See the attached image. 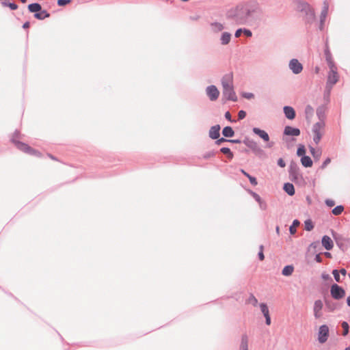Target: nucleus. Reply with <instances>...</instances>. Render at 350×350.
<instances>
[{"instance_id":"f257e3e1","label":"nucleus","mask_w":350,"mask_h":350,"mask_svg":"<svg viewBox=\"0 0 350 350\" xmlns=\"http://www.w3.org/2000/svg\"><path fill=\"white\" fill-rule=\"evenodd\" d=\"M262 9L256 0H245L237 3L226 12V18L238 25H253L259 21Z\"/></svg>"},{"instance_id":"f03ea898","label":"nucleus","mask_w":350,"mask_h":350,"mask_svg":"<svg viewBox=\"0 0 350 350\" xmlns=\"http://www.w3.org/2000/svg\"><path fill=\"white\" fill-rule=\"evenodd\" d=\"M222 94L228 100L237 101V96L234 90L232 74H226L221 79Z\"/></svg>"},{"instance_id":"7ed1b4c3","label":"nucleus","mask_w":350,"mask_h":350,"mask_svg":"<svg viewBox=\"0 0 350 350\" xmlns=\"http://www.w3.org/2000/svg\"><path fill=\"white\" fill-rule=\"evenodd\" d=\"M325 126V122L319 121L312 126V131L313 133V141L316 144H318L320 142L324 134Z\"/></svg>"},{"instance_id":"20e7f679","label":"nucleus","mask_w":350,"mask_h":350,"mask_svg":"<svg viewBox=\"0 0 350 350\" xmlns=\"http://www.w3.org/2000/svg\"><path fill=\"white\" fill-rule=\"evenodd\" d=\"M329 71L328 72L326 83V84H327V88L329 89L328 92L331 91L332 87L338 82L339 79L336 66L332 65V66H329Z\"/></svg>"},{"instance_id":"39448f33","label":"nucleus","mask_w":350,"mask_h":350,"mask_svg":"<svg viewBox=\"0 0 350 350\" xmlns=\"http://www.w3.org/2000/svg\"><path fill=\"white\" fill-rule=\"evenodd\" d=\"M206 94L211 101H215L219 96V91L214 85H211L206 88Z\"/></svg>"},{"instance_id":"423d86ee","label":"nucleus","mask_w":350,"mask_h":350,"mask_svg":"<svg viewBox=\"0 0 350 350\" xmlns=\"http://www.w3.org/2000/svg\"><path fill=\"white\" fill-rule=\"evenodd\" d=\"M288 68L295 75H298L303 70L302 64L297 59H292L290 60Z\"/></svg>"},{"instance_id":"0eeeda50","label":"nucleus","mask_w":350,"mask_h":350,"mask_svg":"<svg viewBox=\"0 0 350 350\" xmlns=\"http://www.w3.org/2000/svg\"><path fill=\"white\" fill-rule=\"evenodd\" d=\"M329 336V328L326 325H323L319 327L318 333V340L323 344L327 340Z\"/></svg>"},{"instance_id":"6e6552de","label":"nucleus","mask_w":350,"mask_h":350,"mask_svg":"<svg viewBox=\"0 0 350 350\" xmlns=\"http://www.w3.org/2000/svg\"><path fill=\"white\" fill-rule=\"evenodd\" d=\"M13 143H14L15 146L18 148L19 150L31 154H34L36 153V151L33 149H32L30 146H29L27 144L22 143L21 142L15 140L14 138L12 139Z\"/></svg>"},{"instance_id":"1a4fd4ad","label":"nucleus","mask_w":350,"mask_h":350,"mask_svg":"<svg viewBox=\"0 0 350 350\" xmlns=\"http://www.w3.org/2000/svg\"><path fill=\"white\" fill-rule=\"evenodd\" d=\"M243 143L246 146L250 148L255 154H258L262 152V150L253 139L247 138L243 141Z\"/></svg>"},{"instance_id":"9d476101","label":"nucleus","mask_w":350,"mask_h":350,"mask_svg":"<svg viewBox=\"0 0 350 350\" xmlns=\"http://www.w3.org/2000/svg\"><path fill=\"white\" fill-rule=\"evenodd\" d=\"M323 304L321 300H317L314 303L313 312L316 319H320L323 316Z\"/></svg>"},{"instance_id":"9b49d317","label":"nucleus","mask_w":350,"mask_h":350,"mask_svg":"<svg viewBox=\"0 0 350 350\" xmlns=\"http://www.w3.org/2000/svg\"><path fill=\"white\" fill-rule=\"evenodd\" d=\"M330 292L332 297L336 299H341L345 295V291L339 286H332Z\"/></svg>"},{"instance_id":"f8f14e48","label":"nucleus","mask_w":350,"mask_h":350,"mask_svg":"<svg viewBox=\"0 0 350 350\" xmlns=\"http://www.w3.org/2000/svg\"><path fill=\"white\" fill-rule=\"evenodd\" d=\"M305 16L304 19L307 24H312L316 20V16L314 9L311 7L308 10L304 12Z\"/></svg>"},{"instance_id":"ddd939ff","label":"nucleus","mask_w":350,"mask_h":350,"mask_svg":"<svg viewBox=\"0 0 350 350\" xmlns=\"http://www.w3.org/2000/svg\"><path fill=\"white\" fill-rule=\"evenodd\" d=\"M295 4L296 10L301 12H306L311 8L308 3L301 0H296L295 1Z\"/></svg>"},{"instance_id":"4468645a","label":"nucleus","mask_w":350,"mask_h":350,"mask_svg":"<svg viewBox=\"0 0 350 350\" xmlns=\"http://www.w3.org/2000/svg\"><path fill=\"white\" fill-rule=\"evenodd\" d=\"M259 306H260L261 312L263 314V315L265 318L266 324L267 325H271V317L269 315V310L267 305L266 304L261 303L259 305Z\"/></svg>"},{"instance_id":"2eb2a0df","label":"nucleus","mask_w":350,"mask_h":350,"mask_svg":"<svg viewBox=\"0 0 350 350\" xmlns=\"http://www.w3.org/2000/svg\"><path fill=\"white\" fill-rule=\"evenodd\" d=\"M252 131L254 134L258 135L261 139H262L264 142H269V136L268 133L264 130H261L259 128L254 127L253 128Z\"/></svg>"},{"instance_id":"dca6fc26","label":"nucleus","mask_w":350,"mask_h":350,"mask_svg":"<svg viewBox=\"0 0 350 350\" xmlns=\"http://www.w3.org/2000/svg\"><path fill=\"white\" fill-rule=\"evenodd\" d=\"M220 126L219 124L213 126L209 130V137L213 139H217L219 137Z\"/></svg>"},{"instance_id":"f3484780","label":"nucleus","mask_w":350,"mask_h":350,"mask_svg":"<svg viewBox=\"0 0 350 350\" xmlns=\"http://www.w3.org/2000/svg\"><path fill=\"white\" fill-rule=\"evenodd\" d=\"M284 134L286 135L298 136L300 135V130L297 128L286 126L284 128Z\"/></svg>"},{"instance_id":"a211bd4d","label":"nucleus","mask_w":350,"mask_h":350,"mask_svg":"<svg viewBox=\"0 0 350 350\" xmlns=\"http://www.w3.org/2000/svg\"><path fill=\"white\" fill-rule=\"evenodd\" d=\"M284 113L286 118L288 120H293L295 117V109L290 106H285L283 108Z\"/></svg>"},{"instance_id":"6ab92c4d","label":"nucleus","mask_w":350,"mask_h":350,"mask_svg":"<svg viewBox=\"0 0 350 350\" xmlns=\"http://www.w3.org/2000/svg\"><path fill=\"white\" fill-rule=\"evenodd\" d=\"M323 246L327 250H330L334 246V243L331 238L327 235H325L322 238L321 241Z\"/></svg>"},{"instance_id":"aec40b11","label":"nucleus","mask_w":350,"mask_h":350,"mask_svg":"<svg viewBox=\"0 0 350 350\" xmlns=\"http://www.w3.org/2000/svg\"><path fill=\"white\" fill-rule=\"evenodd\" d=\"M211 30L214 33L221 31L224 29L222 23L219 22H213L210 24Z\"/></svg>"},{"instance_id":"412c9836","label":"nucleus","mask_w":350,"mask_h":350,"mask_svg":"<svg viewBox=\"0 0 350 350\" xmlns=\"http://www.w3.org/2000/svg\"><path fill=\"white\" fill-rule=\"evenodd\" d=\"M325 111L326 108L323 105L319 106L317 109V116L319 118V121L324 122V120L325 118Z\"/></svg>"},{"instance_id":"4be33fe9","label":"nucleus","mask_w":350,"mask_h":350,"mask_svg":"<svg viewBox=\"0 0 350 350\" xmlns=\"http://www.w3.org/2000/svg\"><path fill=\"white\" fill-rule=\"evenodd\" d=\"M232 35L228 32H224L222 33L221 38H220V42L222 45H226L229 44L231 40Z\"/></svg>"},{"instance_id":"5701e85b","label":"nucleus","mask_w":350,"mask_h":350,"mask_svg":"<svg viewBox=\"0 0 350 350\" xmlns=\"http://www.w3.org/2000/svg\"><path fill=\"white\" fill-rule=\"evenodd\" d=\"M325 59L327 63L328 67L332 66V65L336 66L335 63L334 62V61L332 59V54H331L328 47H327L325 49Z\"/></svg>"},{"instance_id":"b1692460","label":"nucleus","mask_w":350,"mask_h":350,"mask_svg":"<svg viewBox=\"0 0 350 350\" xmlns=\"http://www.w3.org/2000/svg\"><path fill=\"white\" fill-rule=\"evenodd\" d=\"M284 190L289 196H293L295 194V188L293 184L287 183L284 185Z\"/></svg>"},{"instance_id":"393cba45","label":"nucleus","mask_w":350,"mask_h":350,"mask_svg":"<svg viewBox=\"0 0 350 350\" xmlns=\"http://www.w3.org/2000/svg\"><path fill=\"white\" fill-rule=\"evenodd\" d=\"M301 163L306 167H310L312 165V161L308 156L302 157L301 158Z\"/></svg>"},{"instance_id":"a878e982","label":"nucleus","mask_w":350,"mask_h":350,"mask_svg":"<svg viewBox=\"0 0 350 350\" xmlns=\"http://www.w3.org/2000/svg\"><path fill=\"white\" fill-rule=\"evenodd\" d=\"M314 113V109L310 105H307L305 108V115L306 120L310 122Z\"/></svg>"},{"instance_id":"bb28decb","label":"nucleus","mask_w":350,"mask_h":350,"mask_svg":"<svg viewBox=\"0 0 350 350\" xmlns=\"http://www.w3.org/2000/svg\"><path fill=\"white\" fill-rule=\"evenodd\" d=\"M222 134L226 137H232L234 135V132L232 127L226 126L223 129Z\"/></svg>"},{"instance_id":"cd10ccee","label":"nucleus","mask_w":350,"mask_h":350,"mask_svg":"<svg viewBox=\"0 0 350 350\" xmlns=\"http://www.w3.org/2000/svg\"><path fill=\"white\" fill-rule=\"evenodd\" d=\"M28 10L30 12L38 13V12L41 11L42 7L39 3H34L28 5Z\"/></svg>"},{"instance_id":"c85d7f7f","label":"nucleus","mask_w":350,"mask_h":350,"mask_svg":"<svg viewBox=\"0 0 350 350\" xmlns=\"http://www.w3.org/2000/svg\"><path fill=\"white\" fill-rule=\"evenodd\" d=\"M310 152L314 159L319 160L321 158L322 154L321 149L316 150L314 148L310 146Z\"/></svg>"},{"instance_id":"c756f323","label":"nucleus","mask_w":350,"mask_h":350,"mask_svg":"<svg viewBox=\"0 0 350 350\" xmlns=\"http://www.w3.org/2000/svg\"><path fill=\"white\" fill-rule=\"evenodd\" d=\"M50 14L48 13L46 10H42L40 13L34 14V17L38 20H43L45 18H48Z\"/></svg>"},{"instance_id":"7c9ffc66","label":"nucleus","mask_w":350,"mask_h":350,"mask_svg":"<svg viewBox=\"0 0 350 350\" xmlns=\"http://www.w3.org/2000/svg\"><path fill=\"white\" fill-rule=\"evenodd\" d=\"M240 350H248V338L247 336H243L241 338Z\"/></svg>"},{"instance_id":"2f4dec72","label":"nucleus","mask_w":350,"mask_h":350,"mask_svg":"<svg viewBox=\"0 0 350 350\" xmlns=\"http://www.w3.org/2000/svg\"><path fill=\"white\" fill-rule=\"evenodd\" d=\"M294 268L292 265L285 266L282 270V274L284 275H290L293 272Z\"/></svg>"},{"instance_id":"473e14b6","label":"nucleus","mask_w":350,"mask_h":350,"mask_svg":"<svg viewBox=\"0 0 350 350\" xmlns=\"http://www.w3.org/2000/svg\"><path fill=\"white\" fill-rule=\"evenodd\" d=\"M343 211L344 206L342 205H338L332 209V213L334 215H339L343 212Z\"/></svg>"},{"instance_id":"72a5a7b5","label":"nucleus","mask_w":350,"mask_h":350,"mask_svg":"<svg viewBox=\"0 0 350 350\" xmlns=\"http://www.w3.org/2000/svg\"><path fill=\"white\" fill-rule=\"evenodd\" d=\"M328 10H329V3L327 1H325L323 2V6L321 12V15H323V16H327L328 14Z\"/></svg>"},{"instance_id":"f704fd0d","label":"nucleus","mask_w":350,"mask_h":350,"mask_svg":"<svg viewBox=\"0 0 350 350\" xmlns=\"http://www.w3.org/2000/svg\"><path fill=\"white\" fill-rule=\"evenodd\" d=\"M299 225V221L297 219L294 220L293 224L289 228V231L291 234H294L296 232V227Z\"/></svg>"},{"instance_id":"c9c22d12","label":"nucleus","mask_w":350,"mask_h":350,"mask_svg":"<svg viewBox=\"0 0 350 350\" xmlns=\"http://www.w3.org/2000/svg\"><path fill=\"white\" fill-rule=\"evenodd\" d=\"M220 151L226 154L230 159H232L233 157V154L232 153L231 150L230 148H226V147H223L220 149Z\"/></svg>"},{"instance_id":"e433bc0d","label":"nucleus","mask_w":350,"mask_h":350,"mask_svg":"<svg viewBox=\"0 0 350 350\" xmlns=\"http://www.w3.org/2000/svg\"><path fill=\"white\" fill-rule=\"evenodd\" d=\"M332 274L334 277L336 282H342L343 279L342 278L341 279L340 274L338 270H336V269L333 270Z\"/></svg>"},{"instance_id":"4c0bfd02","label":"nucleus","mask_w":350,"mask_h":350,"mask_svg":"<svg viewBox=\"0 0 350 350\" xmlns=\"http://www.w3.org/2000/svg\"><path fill=\"white\" fill-rule=\"evenodd\" d=\"M304 226H305V229L307 231H310L314 228L313 224H312V221L310 220V219H308V220L305 221Z\"/></svg>"},{"instance_id":"58836bf2","label":"nucleus","mask_w":350,"mask_h":350,"mask_svg":"<svg viewBox=\"0 0 350 350\" xmlns=\"http://www.w3.org/2000/svg\"><path fill=\"white\" fill-rule=\"evenodd\" d=\"M2 5L5 7H9L12 10H15L18 8V5L14 3L3 2Z\"/></svg>"},{"instance_id":"ea45409f","label":"nucleus","mask_w":350,"mask_h":350,"mask_svg":"<svg viewBox=\"0 0 350 350\" xmlns=\"http://www.w3.org/2000/svg\"><path fill=\"white\" fill-rule=\"evenodd\" d=\"M305 153H306L305 147L304 146H302V145L299 146L298 149H297V155L302 157L304 156H306Z\"/></svg>"},{"instance_id":"a19ab883","label":"nucleus","mask_w":350,"mask_h":350,"mask_svg":"<svg viewBox=\"0 0 350 350\" xmlns=\"http://www.w3.org/2000/svg\"><path fill=\"white\" fill-rule=\"evenodd\" d=\"M327 16H323V15H320V21H319V28L321 31H322L324 28L325 21Z\"/></svg>"},{"instance_id":"79ce46f5","label":"nucleus","mask_w":350,"mask_h":350,"mask_svg":"<svg viewBox=\"0 0 350 350\" xmlns=\"http://www.w3.org/2000/svg\"><path fill=\"white\" fill-rule=\"evenodd\" d=\"M248 304H252V306H256L257 304H258V300L256 299V298L253 296V295H251L249 299H248V301H247Z\"/></svg>"},{"instance_id":"37998d69","label":"nucleus","mask_w":350,"mask_h":350,"mask_svg":"<svg viewBox=\"0 0 350 350\" xmlns=\"http://www.w3.org/2000/svg\"><path fill=\"white\" fill-rule=\"evenodd\" d=\"M342 327L343 328V336H346L349 332V325L347 322L344 321L342 323Z\"/></svg>"},{"instance_id":"c03bdc74","label":"nucleus","mask_w":350,"mask_h":350,"mask_svg":"<svg viewBox=\"0 0 350 350\" xmlns=\"http://www.w3.org/2000/svg\"><path fill=\"white\" fill-rule=\"evenodd\" d=\"M321 278L325 282H332V277L329 274L325 273H322Z\"/></svg>"},{"instance_id":"a18cd8bd","label":"nucleus","mask_w":350,"mask_h":350,"mask_svg":"<svg viewBox=\"0 0 350 350\" xmlns=\"http://www.w3.org/2000/svg\"><path fill=\"white\" fill-rule=\"evenodd\" d=\"M250 193L253 196V198L258 202V203H261V198L260 197V196L258 194H257L256 193L252 191H250Z\"/></svg>"},{"instance_id":"49530a36","label":"nucleus","mask_w":350,"mask_h":350,"mask_svg":"<svg viewBox=\"0 0 350 350\" xmlns=\"http://www.w3.org/2000/svg\"><path fill=\"white\" fill-rule=\"evenodd\" d=\"M325 204L329 207H332L335 205L334 200L332 199H326L325 201Z\"/></svg>"},{"instance_id":"de8ad7c7","label":"nucleus","mask_w":350,"mask_h":350,"mask_svg":"<svg viewBox=\"0 0 350 350\" xmlns=\"http://www.w3.org/2000/svg\"><path fill=\"white\" fill-rule=\"evenodd\" d=\"M246 116V112L243 110H241L238 113V118L239 120H243Z\"/></svg>"},{"instance_id":"09e8293b","label":"nucleus","mask_w":350,"mask_h":350,"mask_svg":"<svg viewBox=\"0 0 350 350\" xmlns=\"http://www.w3.org/2000/svg\"><path fill=\"white\" fill-rule=\"evenodd\" d=\"M70 0H57V5L59 6H64L69 3Z\"/></svg>"},{"instance_id":"8fccbe9b","label":"nucleus","mask_w":350,"mask_h":350,"mask_svg":"<svg viewBox=\"0 0 350 350\" xmlns=\"http://www.w3.org/2000/svg\"><path fill=\"white\" fill-rule=\"evenodd\" d=\"M250 182V183L254 185V186H256L257 184H258V182L256 180V178L254 176H250L249 178H247Z\"/></svg>"},{"instance_id":"3c124183","label":"nucleus","mask_w":350,"mask_h":350,"mask_svg":"<svg viewBox=\"0 0 350 350\" xmlns=\"http://www.w3.org/2000/svg\"><path fill=\"white\" fill-rule=\"evenodd\" d=\"M297 171V166L295 164L291 163L290 166V174H295Z\"/></svg>"},{"instance_id":"603ef678","label":"nucleus","mask_w":350,"mask_h":350,"mask_svg":"<svg viewBox=\"0 0 350 350\" xmlns=\"http://www.w3.org/2000/svg\"><path fill=\"white\" fill-rule=\"evenodd\" d=\"M331 162V159L330 158H327L324 162L323 163L322 165H321V169H324L327 167V165L328 164H329V163Z\"/></svg>"},{"instance_id":"864d4df0","label":"nucleus","mask_w":350,"mask_h":350,"mask_svg":"<svg viewBox=\"0 0 350 350\" xmlns=\"http://www.w3.org/2000/svg\"><path fill=\"white\" fill-rule=\"evenodd\" d=\"M278 165L281 167H284L286 166V163L280 158L278 160Z\"/></svg>"},{"instance_id":"5fc2aeb1","label":"nucleus","mask_w":350,"mask_h":350,"mask_svg":"<svg viewBox=\"0 0 350 350\" xmlns=\"http://www.w3.org/2000/svg\"><path fill=\"white\" fill-rule=\"evenodd\" d=\"M243 33L247 37H251L252 36V33L250 29H244Z\"/></svg>"},{"instance_id":"6e6d98bb","label":"nucleus","mask_w":350,"mask_h":350,"mask_svg":"<svg viewBox=\"0 0 350 350\" xmlns=\"http://www.w3.org/2000/svg\"><path fill=\"white\" fill-rule=\"evenodd\" d=\"M228 142V139L221 137L220 139H217V141L215 142V143L217 145H220L222 142Z\"/></svg>"},{"instance_id":"4d7b16f0","label":"nucleus","mask_w":350,"mask_h":350,"mask_svg":"<svg viewBox=\"0 0 350 350\" xmlns=\"http://www.w3.org/2000/svg\"><path fill=\"white\" fill-rule=\"evenodd\" d=\"M329 89L327 88V84H326V87H325V93H324V97L325 98H328L329 96V94H330V92L331 91H329Z\"/></svg>"},{"instance_id":"13d9d810","label":"nucleus","mask_w":350,"mask_h":350,"mask_svg":"<svg viewBox=\"0 0 350 350\" xmlns=\"http://www.w3.org/2000/svg\"><path fill=\"white\" fill-rule=\"evenodd\" d=\"M340 274L341 275L342 279H344L346 277L347 275V271L345 269H342L339 271Z\"/></svg>"},{"instance_id":"bf43d9fd","label":"nucleus","mask_w":350,"mask_h":350,"mask_svg":"<svg viewBox=\"0 0 350 350\" xmlns=\"http://www.w3.org/2000/svg\"><path fill=\"white\" fill-rule=\"evenodd\" d=\"M243 32V30L242 29H239L235 31L234 36L236 38H239L241 33Z\"/></svg>"},{"instance_id":"052dcab7","label":"nucleus","mask_w":350,"mask_h":350,"mask_svg":"<svg viewBox=\"0 0 350 350\" xmlns=\"http://www.w3.org/2000/svg\"><path fill=\"white\" fill-rule=\"evenodd\" d=\"M225 118L230 121V122H232V119H231V114L229 111H226V113H225Z\"/></svg>"},{"instance_id":"680f3d73","label":"nucleus","mask_w":350,"mask_h":350,"mask_svg":"<svg viewBox=\"0 0 350 350\" xmlns=\"http://www.w3.org/2000/svg\"><path fill=\"white\" fill-rule=\"evenodd\" d=\"M244 97L247 99H251V98H254V94L252 93H245L244 94Z\"/></svg>"},{"instance_id":"e2e57ef3","label":"nucleus","mask_w":350,"mask_h":350,"mask_svg":"<svg viewBox=\"0 0 350 350\" xmlns=\"http://www.w3.org/2000/svg\"><path fill=\"white\" fill-rule=\"evenodd\" d=\"M315 260L317 262H322V258L321 257L320 254H317L315 256Z\"/></svg>"},{"instance_id":"0e129e2a","label":"nucleus","mask_w":350,"mask_h":350,"mask_svg":"<svg viewBox=\"0 0 350 350\" xmlns=\"http://www.w3.org/2000/svg\"><path fill=\"white\" fill-rule=\"evenodd\" d=\"M258 258H259V259H260V260H262L264 259L265 256H264L263 252L260 251V252H258Z\"/></svg>"},{"instance_id":"69168bd1","label":"nucleus","mask_w":350,"mask_h":350,"mask_svg":"<svg viewBox=\"0 0 350 350\" xmlns=\"http://www.w3.org/2000/svg\"><path fill=\"white\" fill-rule=\"evenodd\" d=\"M29 25H30V23H29V22H28V21H27V22H25V23L23 24V27L24 29H27V28H29Z\"/></svg>"},{"instance_id":"338daca9","label":"nucleus","mask_w":350,"mask_h":350,"mask_svg":"<svg viewBox=\"0 0 350 350\" xmlns=\"http://www.w3.org/2000/svg\"><path fill=\"white\" fill-rule=\"evenodd\" d=\"M241 173H242L244 176H245L247 178H249V177H250V175L247 172H246L244 170H241Z\"/></svg>"},{"instance_id":"774afa93","label":"nucleus","mask_w":350,"mask_h":350,"mask_svg":"<svg viewBox=\"0 0 350 350\" xmlns=\"http://www.w3.org/2000/svg\"><path fill=\"white\" fill-rule=\"evenodd\" d=\"M324 255H325L326 257H327V258H331V257H332V254H331L329 252H325V253H324Z\"/></svg>"}]
</instances>
